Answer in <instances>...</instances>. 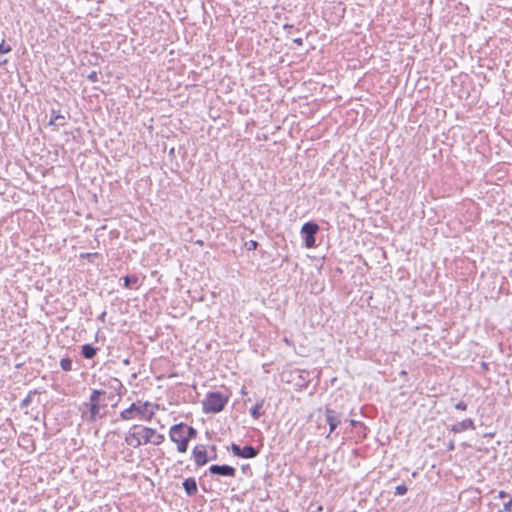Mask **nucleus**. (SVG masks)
<instances>
[{
	"instance_id": "nucleus-5",
	"label": "nucleus",
	"mask_w": 512,
	"mask_h": 512,
	"mask_svg": "<svg viewBox=\"0 0 512 512\" xmlns=\"http://www.w3.org/2000/svg\"><path fill=\"white\" fill-rule=\"evenodd\" d=\"M183 429V423H179L173 425L169 430L170 440L177 444V450L180 453H185L188 448L187 438Z\"/></svg>"
},
{
	"instance_id": "nucleus-7",
	"label": "nucleus",
	"mask_w": 512,
	"mask_h": 512,
	"mask_svg": "<svg viewBox=\"0 0 512 512\" xmlns=\"http://www.w3.org/2000/svg\"><path fill=\"white\" fill-rule=\"evenodd\" d=\"M231 451L235 456L246 459L254 458L258 454L257 449L251 445H246L243 448H241L239 445L235 443L231 445Z\"/></svg>"
},
{
	"instance_id": "nucleus-16",
	"label": "nucleus",
	"mask_w": 512,
	"mask_h": 512,
	"mask_svg": "<svg viewBox=\"0 0 512 512\" xmlns=\"http://www.w3.org/2000/svg\"><path fill=\"white\" fill-rule=\"evenodd\" d=\"M183 427H184L183 431L187 438V443H189V441L191 439H195L197 437V430L195 428H193L192 426H187L184 423H183Z\"/></svg>"
},
{
	"instance_id": "nucleus-18",
	"label": "nucleus",
	"mask_w": 512,
	"mask_h": 512,
	"mask_svg": "<svg viewBox=\"0 0 512 512\" xmlns=\"http://www.w3.org/2000/svg\"><path fill=\"white\" fill-rule=\"evenodd\" d=\"M60 367L64 371H71L72 370V360L70 358H63V359H61Z\"/></svg>"
},
{
	"instance_id": "nucleus-25",
	"label": "nucleus",
	"mask_w": 512,
	"mask_h": 512,
	"mask_svg": "<svg viewBox=\"0 0 512 512\" xmlns=\"http://www.w3.org/2000/svg\"><path fill=\"white\" fill-rule=\"evenodd\" d=\"M88 78L93 81V82H96L98 80V77H97V73L95 71L91 72L89 75H88Z\"/></svg>"
},
{
	"instance_id": "nucleus-9",
	"label": "nucleus",
	"mask_w": 512,
	"mask_h": 512,
	"mask_svg": "<svg viewBox=\"0 0 512 512\" xmlns=\"http://www.w3.org/2000/svg\"><path fill=\"white\" fill-rule=\"evenodd\" d=\"M209 472L213 475L225 477H234L236 475V469L230 465H211Z\"/></svg>"
},
{
	"instance_id": "nucleus-12",
	"label": "nucleus",
	"mask_w": 512,
	"mask_h": 512,
	"mask_svg": "<svg viewBox=\"0 0 512 512\" xmlns=\"http://www.w3.org/2000/svg\"><path fill=\"white\" fill-rule=\"evenodd\" d=\"M65 124L66 117L61 113V111L52 109L49 125L59 128L65 126Z\"/></svg>"
},
{
	"instance_id": "nucleus-24",
	"label": "nucleus",
	"mask_w": 512,
	"mask_h": 512,
	"mask_svg": "<svg viewBox=\"0 0 512 512\" xmlns=\"http://www.w3.org/2000/svg\"><path fill=\"white\" fill-rule=\"evenodd\" d=\"M504 511L511 512L512 511V499L504 504Z\"/></svg>"
},
{
	"instance_id": "nucleus-26",
	"label": "nucleus",
	"mask_w": 512,
	"mask_h": 512,
	"mask_svg": "<svg viewBox=\"0 0 512 512\" xmlns=\"http://www.w3.org/2000/svg\"><path fill=\"white\" fill-rule=\"evenodd\" d=\"M258 243L256 241H250V246H249V250L251 249H256Z\"/></svg>"
},
{
	"instance_id": "nucleus-30",
	"label": "nucleus",
	"mask_w": 512,
	"mask_h": 512,
	"mask_svg": "<svg viewBox=\"0 0 512 512\" xmlns=\"http://www.w3.org/2000/svg\"><path fill=\"white\" fill-rule=\"evenodd\" d=\"M322 509H323L322 506H318L316 508V510H311L310 512L322 511Z\"/></svg>"
},
{
	"instance_id": "nucleus-11",
	"label": "nucleus",
	"mask_w": 512,
	"mask_h": 512,
	"mask_svg": "<svg viewBox=\"0 0 512 512\" xmlns=\"http://www.w3.org/2000/svg\"><path fill=\"white\" fill-rule=\"evenodd\" d=\"M192 456L197 466H203L208 462L207 452L204 446H196L192 451Z\"/></svg>"
},
{
	"instance_id": "nucleus-32",
	"label": "nucleus",
	"mask_w": 512,
	"mask_h": 512,
	"mask_svg": "<svg viewBox=\"0 0 512 512\" xmlns=\"http://www.w3.org/2000/svg\"><path fill=\"white\" fill-rule=\"evenodd\" d=\"M448 449H449V450H452V449H454V444H453V443L449 444V447H448Z\"/></svg>"
},
{
	"instance_id": "nucleus-27",
	"label": "nucleus",
	"mask_w": 512,
	"mask_h": 512,
	"mask_svg": "<svg viewBox=\"0 0 512 512\" xmlns=\"http://www.w3.org/2000/svg\"><path fill=\"white\" fill-rule=\"evenodd\" d=\"M507 496H508V493H506L505 491H500L499 494H498L499 498H505Z\"/></svg>"
},
{
	"instance_id": "nucleus-33",
	"label": "nucleus",
	"mask_w": 512,
	"mask_h": 512,
	"mask_svg": "<svg viewBox=\"0 0 512 512\" xmlns=\"http://www.w3.org/2000/svg\"><path fill=\"white\" fill-rule=\"evenodd\" d=\"M215 458H217L216 454L215 455H211V459H215Z\"/></svg>"
},
{
	"instance_id": "nucleus-6",
	"label": "nucleus",
	"mask_w": 512,
	"mask_h": 512,
	"mask_svg": "<svg viewBox=\"0 0 512 512\" xmlns=\"http://www.w3.org/2000/svg\"><path fill=\"white\" fill-rule=\"evenodd\" d=\"M319 230V226L315 222H307L303 224L301 228V234L304 236L305 239V246L307 248H312L315 246L316 239L315 235Z\"/></svg>"
},
{
	"instance_id": "nucleus-10",
	"label": "nucleus",
	"mask_w": 512,
	"mask_h": 512,
	"mask_svg": "<svg viewBox=\"0 0 512 512\" xmlns=\"http://www.w3.org/2000/svg\"><path fill=\"white\" fill-rule=\"evenodd\" d=\"M476 426L474 421L470 418L459 421L451 426V431L454 433H461L466 430H475Z\"/></svg>"
},
{
	"instance_id": "nucleus-14",
	"label": "nucleus",
	"mask_w": 512,
	"mask_h": 512,
	"mask_svg": "<svg viewBox=\"0 0 512 512\" xmlns=\"http://www.w3.org/2000/svg\"><path fill=\"white\" fill-rule=\"evenodd\" d=\"M263 403L264 400H260L250 409V414L254 419H259L264 414Z\"/></svg>"
},
{
	"instance_id": "nucleus-19",
	"label": "nucleus",
	"mask_w": 512,
	"mask_h": 512,
	"mask_svg": "<svg viewBox=\"0 0 512 512\" xmlns=\"http://www.w3.org/2000/svg\"><path fill=\"white\" fill-rule=\"evenodd\" d=\"M138 279L135 276H125L124 277V286L129 288L132 284L137 283Z\"/></svg>"
},
{
	"instance_id": "nucleus-31",
	"label": "nucleus",
	"mask_w": 512,
	"mask_h": 512,
	"mask_svg": "<svg viewBox=\"0 0 512 512\" xmlns=\"http://www.w3.org/2000/svg\"><path fill=\"white\" fill-rule=\"evenodd\" d=\"M350 423H351L352 426H356L358 424V422L355 421V420H351Z\"/></svg>"
},
{
	"instance_id": "nucleus-29",
	"label": "nucleus",
	"mask_w": 512,
	"mask_h": 512,
	"mask_svg": "<svg viewBox=\"0 0 512 512\" xmlns=\"http://www.w3.org/2000/svg\"><path fill=\"white\" fill-rule=\"evenodd\" d=\"M293 41H294V43H296L299 46H301L303 44V40L301 38L294 39Z\"/></svg>"
},
{
	"instance_id": "nucleus-23",
	"label": "nucleus",
	"mask_w": 512,
	"mask_h": 512,
	"mask_svg": "<svg viewBox=\"0 0 512 512\" xmlns=\"http://www.w3.org/2000/svg\"><path fill=\"white\" fill-rule=\"evenodd\" d=\"M455 408L459 409V410H466L467 409V404L465 402H463V401H460V402H458L455 405Z\"/></svg>"
},
{
	"instance_id": "nucleus-3",
	"label": "nucleus",
	"mask_w": 512,
	"mask_h": 512,
	"mask_svg": "<svg viewBox=\"0 0 512 512\" xmlns=\"http://www.w3.org/2000/svg\"><path fill=\"white\" fill-rule=\"evenodd\" d=\"M151 434H153V428L135 424L127 432L125 443L133 448H138L150 442L149 435Z\"/></svg>"
},
{
	"instance_id": "nucleus-28",
	"label": "nucleus",
	"mask_w": 512,
	"mask_h": 512,
	"mask_svg": "<svg viewBox=\"0 0 512 512\" xmlns=\"http://www.w3.org/2000/svg\"><path fill=\"white\" fill-rule=\"evenodd\" d=\"M105 317H106V312H105V311H103V312L101 313V315L99 316V320H100V321H102V322H105Z\"/></svg>"
},
{
	"instance_id": "nucleus-2",
	"label": "nucleus",
	"mask_w": 512,
	"mask_h": 512,
	"mask_svg": "<svg viewBox=\"0 0 512 512\" xmlns=\"http://www.w3.org/2000/svg\"><path fill=\"white\" fill-rule=\"evenodd\" d=\"M155 414L154 406L152 403L145 402H137L132 403L127 409L123 410L120 413V418L122 420H131L134 418H138L141 420L150 421Z\"/></svg>"
},
{
	"instance_id": "nucleus-15",
	"label": "nucleus",
	"mask_w": 512,
	"mask_h": 512,
	"mask_svg": "<svg viewBox=\"0 0 512 512\" xmlns=\"http://www.w3.org/2000/svg\"><path fill=\"white\" fill-rule=\"evenodd\" d=\"M97 353V348L91 344H85L82 346V355L86 359H92Z\"/></svg>"
},
{
	"instance_id": "nucleus-4",
	"label": "nucleus",
	"mask_w": 512,
	"mask_h": 512,
	"mask_svg": "<svg viewBox=\"0 0 512 512\" xmlns=\"http://www.w3.org/2000/svg\"><path fill=\"white\" fill-rule=\"evenodd\" d=\"M228 402V396L221 392H209L203 401V411L205 413L221 412Z\"/></svg>"
},
{
	"instance_id": "nucleus-20",
	"label": "nucleus",
	"mask_w": 512,
	"mask_h": 512,
	"mask_svg": "<svg viewBox=\"0 0 512 512\" xmlns=\"http://www.w3.org/2000/svg\"><path fill=\"white\" fill-rule=\"evenodd\" d=\"M32 394H36V391H30L29 394L21 401L20 406L22 408L27 407L31 403Z\"/></svg>"
},
{
	"instance_id": "nucleus-22",
	"label": "nucleus",
	"mask_w": 512,
	"mask_h": 512,
	"mask_svg": "<svg viewBox=\"0 0 512 512\" xmlns=\"http://www.w3.org/2000/svg\"><path fill=\"white\" fill-rule=\"evenodd\" d=\"M407 492V487L405 485H398L395 488V494L402 496Z\"/></svg>"
},
{
	"instance_id": "nucleus-21",
	"label": "nucleus",
	"mask_w": 512,
	"mask_h": 512,
	"mask_svg": "<svg viewBox=\"0 0 512 512\" xmlns=\"http://www.w3.org/2000/svg\"><path fill=\"white\" fill-rule=\"evenodd\" d=\"M11 51V46L5 42V40H2L0 43V53L6 54Z\"/></svg>"
},
{
	"instance_id": "nucleus-8",
	"label": "nucleus",
	"mask_w": 512,
	"mask_h": 512,
	"mask_svg": "<svg viewBox=\"0 0 512 512\" xmlns=\"http://www.w3.org/2000/svg\"><path fill=\"white\" fill-rule=\"evenodd\" d=\"M325 421L329 425V433L326 436L327 438H329L330 435L336 430V428L341 423V415L337 413L335 410L327 408L325 410Z\"/></svg>"
},
{
	"instance_id": "nucleus-13",
	"label": "nucleus",
	"mask_w": 512,
	"mask_h": 512,
	"mask_svg": "<svg viewBox=\"0 0 512 512\" xmlns=\"http://www.w3.org/2000/svg\"><path fill=\"white\" fill-rule=\"evenodd\" d=\"M183 488L188 496H193L197 493V483L194 478H187L183 481Z\"/></svg>"
},
{
	"instance_id": "nucleus-1",
	"label": "nucleus",
	"mask_w": 512,
	"mask_h": 512,
	"mask_svg": "<svg viewBox=\"0 0 512 512\" xmlns=\"http://www.w3.org/2000/svg\"><path fill=\"white\" fill-rule=\"evenodd\" d=\"M103 395H105V391L94 389L89 397V401L82 404L80 411L83 421L94 423L105 416L102 409H104L107 404L104 400H101V396Z\"/></svg>"
},
{
	"instance_id": "nucleus-34",
	"label": "nucleus",
	"mask_w": 512,
	"mask_h": 512,
	"mask_svg": "<svg viewBox=\"0 0 512 512\" xmlns=\"http://www.w3.org/2000/svg\"><path fill=\"white\" fill-rule=\"evenodd\" d=\"M215 458H217L216 454L215 455H211V459H215Z\"/></svg>"
},
{
	"instance_id": "nucleus-17",
	"label": "nucleus",
	"mask_w": 512,
	"mask_h": 512,
	"mask_svg": "<svg viewBox=\"0 0 512 512\" xmlns=\"http://www.w3.org/2000/svg\"><path fill=\"white\" fill-rule=\"evenodd\" d=\"M149 438L151 439L149 443H152L154 445H160L164 441V435L157 433L155 429H153V434L149 435Z\"/></svg>"
}]
</instances>
